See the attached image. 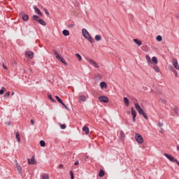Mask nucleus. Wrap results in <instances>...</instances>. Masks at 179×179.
Returning a JSON list of instances; mask_svg holds the SVG:
<instances>
[{
    "mask_svg": "<svg viewBox=\"0 0 179 179\" xmlns=\"http://www.w3.org/2000/svg\"><path fill=\"white\" fill-rule=\"evenodd\" d=\"M134 107L137 110V111L140 115H143V117L145 120H148V115L146 114V112L144 111L143 109H142V108H141V106L139 104H138L137 103H135Z\"/></svg>",
    "mask_w": 179,
    "mask_h": 179,
    "instance_id": "nucleus-1",
    "label": "nucleus"
},
{
    "mask_svg": "<svg viewBox=\"0 0 179 179\" xmlns=\"http://www.w3.org/2000/svg\"><path fill=\"white\" fill-rule=\"evenodd\" d=\"M82 34H83V37H85V38H86L87 41H89L90 43H91L92 44H93V43H94L93 38H92V36H90L89 31H87V30L86 29H82Z\"/></svg>",
    "mask_w": 179,
    "mask_h": 179,
    "instance_id": "nucleus-2",
    "label": "nucleus"
},
{
    "mask_svg": "<svg viewBox=\"0 0 179 179\" xmlns=\"http://www.w3.org/2000/svg\"><path fill=\"white\" fill-rule=\"evenodd\" d=\"M55 57L57 58V59H58V61H59L60 62H62V64H64V65H68V63H66V61H65V59H64L61 55H59V54H58V52L55 51L54 52Z\"/></svg>",
    "mask_w": 179,
    "mask_h": 179,
    "instance_id": "nucleus-3",
    "label": "nucleus"
},
{
    "mask_svg": "<svg viewBox=\"0 0 179 179\" xmlns=\"http://www.w3.org/2000/svg\"><path fill=\"white\" fill-rule=\"evenodd\" d=\"M135 139L138 143H143V137L138 133L135 134Z\"/></svg>",
    "mask_w": 179,
    "mask_h": 179,
    "instance_id": "nucleus-4",
    "label": "nucleus"
},
{
    "mask_svg": "<svg viewBox=\"0 0 179 179\" xmlns=\"http://www.w3.org/2000/svg\"><path fill=\"white\" fill-rule=\"evenodd\" d=\"M87 62H89V64H90V65H92V66H94V68H100V66H99V64H97V62H96L94 60L92 59H87Z\"/></svg>",
    "mask_w": 179,
    "mask_h": 179,
    "instance_id": "nucleus-5",
    "label": "nucleus"
},
{
    "mask_svg": "<svg viewBox=\"0 0 179 179\" xmlns=\"http://www.w3.org/2000/svg\"><path fill=\"white\" fill-rule=\"evenodd\" d=\"M99 101L101 103H108V97L106 96H101L99 97Z\"/></svg>",
    "mask_w": 179,
    "mask_h": 179,
    "instance_id": "nucleus-6",
    "label": "nucleus"
},
{
    "mask_svg": "<svg viewBox=\"0 0 179 179\" xmlns=\"http://www.w3.org/2000/svg\"><path fill=\"white\" fill-rule=\"evenodd\" d=\"M131 110L133 122H135L136 118V110H135V109H134V107L131 108Z\"/></svg>",
    "mask_w": 179,
    "mask_h": 179,
    "instance_id": "nucleus-7",
    "label": "nucleus"
},
{
    "mask_svg": "<svg viewBox=\"0 0 179 179\" xmlns=\"http://www.w3.org/2000/svg\"><path fill=\"white\" fill-rule=\"evenodd\" d=\"M25 55L29 58V59H32L33 57H34V54L31 51H27L25 52Z\"/></svg>",
    "mask_w": 179,
    "mask_h": 179,
    "instance_id": "nucleus-8",
    "label": "nucleus"
},
{
    "mask_svg": "<svg viewBox=\"0 0 179 179\" xmlns=\"http://www.w3.org/2000/svg\"><path fill=\"white\" fill-rule=\"evenodd\" d=\"M28 163L29 164H36V158L34 157V156H33L31 157V159H28Z\"/></svg>",
    "mask_w": 179,
    "mask_h": 179,
    "instance_id": "nucleus-9",
    "label": "nucleus"
},
{
    "mask_svg": "<svg viewBox=\"0 0 179 179\" xmlns=\"http://www.w3.org/2000/svg\"><path fill=\"white\" fill-rule=\"evenodd\" d=\"M34 11L36 12V13H37V15H40V16L43 15V13H41L40 9L38 8H37V6H34Z\"/></svg>",
    "mask_w": 179,
    "mask_h": 179,
    "instance_id": "nucleus-10",
    "label": "nucleus"
},
{
    "mask_svg": "<svg viewBox=\"0 0 179 179\" xmlns=\"http://www.w3.org/2000/svg\"><path fill=\"white\" fill-rule=\"evenodd\" d=\"M172 64L176 69H178V62L176 60V59H173Z\"/></svg>",
    "mask_w": 179,
    "mask_h": 179,
    "instance_id": "nucleus-11",
    "label": "nucleus"
},
{
    "mask_svg": "<svg viewBox=\"0 0 179 179\" xmlns=\"http://www.w3.org/2000/svg\"><path fill=\"white\" fill-rule=\"evenodd\" d=\"M15 167H16L18 173H20V174H22V166H20V164H19V163L16 162Z\"/></svg>",
    "mask_w": 179,
    "mask_h": 179,
    "instance_id": "nucleus-12",
    "label": "nucleus"
},
{
    "mask_svg": "<svg viewBox=\"0 0 179 179\" xmlns=\"http://www.w3.org/2000/svg\"><path fill=\"white\" fill-rule=\"evenodd\" d=\"M133 41L138 46L141 47L142 45V41L138 38L134 39Z\"/></svg>",
    "mask_w": 179,
    "mask_h": 179,
    "instance_id": "nucleus-13",
    "label": "nucleus"
},
{
    "mask_svg": "<svg viewBox=\"0 0 179 179\" xmlns=\"http://www.w3.org/2000/svg\"><path fill=\"white\" fill-rule=\"evenodd\" d=\"M83 131L86 134V135H89V132H90L89 127L84 126L83 127Z\"/></svg>",
    "mask_w": 179,
    "mask_h": 179,
    "instance_id": "nucleus-14",
    "label": "nucleus"
},
{
    "mask_svg": "<svg viewBox=\"0 0 179 179\" xmlns=\"http://www.w3.org/2000/svg\"><path fill=\"white\" fill-rule=\"evenodd\" d=\"M15 139H17L18 143H20V134L19 132L15 133Z\"/></svg>",
    "mask_w": 179,
    "mask_h": 179,
    "instance_id": "nucleus-15",
    "label": "nucleus"
},
{
    "mask_svg": "<svg viewBox=\"0 0 179 179\" xmlns=\"http://www.w3.org/2000/svg\"><path fill=\"white\" fill-rule=\"evenodd\" d=\"M38 22L39 23V24H41L42 26H47V22H45L44 20L40 19L39 20H38Z\"/></svg>",
    "mask_w": 179,
    "mask_h": 179,
    "instance_id": "nucleus-16",
    "label": "nucleus"
},
{
    "mask_svg": "<svg viewBox=\"0 0 179 179\" xmlns=\"http://www.w3.org/2000/svg\"><path fill=\"white\" fill-rule=\"evenodd\" d=\"M106 172L103 169L99 170V177H104Z\"/></svg>",
    "mask_w": 179,
    "mask_h": 179,
    "instance_id": "nucleus-17",
    "label": "nucleus"
},
{
    "mask_svg": "<svg viewBox=\"0 0 179 179\" xmlns=\"http://www.w3.org/2000/svg\"><path fill=\"white\" fill-rule=\"evenodd\" d=\"M22 20L24 21L29 20V16L24 13L22 14Z\"/></svg>",
    "mask_w": 179,
    "mask_h": 179,
    "instance_id": "nucleus-18",
    "label": "nucleus"
},
{
    "mask_svg": "<svg viewBox=\"0 0 179 179\" xmlns=\"http://www.w3.org/2000/svg\"><path fill=\"white\" fill-rule=\"evenodd\" d=\"M80 101H86V96L85 95H80L79 96Z\"/></svg>",
    "mask_w": 179,
    "mask_h": 179,
    "instance_id": "nucleus-19",
    "label": "nucleus"
},
{
    "mask_svg": "<svg viewBox=\"0 0 179 179\" xmlns=\"http://www.w3.org/2000/svg\"><path fill=\"white\" fill-rule=\"evenodd\" d=\"M100 87L101 89H103V87H105L106 89L107 88V83H106L105 82L100 83Z\"/></svg>",
    "mask_w": 179,
    "mask_h": 179,
    "instance_id": "nucleus-20",
    "label": "nucleus"
},
{
    "mask_svg": "<svg viewBox=\"0 0 179 179\" xmlns=\"http://www.w3.org/2000/svg\"><path fill=\"white\" fill-rule=\"evenodd\" d=\"M123 100H124V104H125L127 106H129V99H128V98L124 97Z\"/></svg>",
    "mask_w": 179,
    "mask_h": 179,
    "instance_id": "nucleus-21",
    "label": "nucleus"
},
{
    "mask_svg": "<svg viewBox=\"0 0 179 179\" xmlns=\"http://www.w3.org/2000/svg\"><path fill=\"white\" fill-rule=\"evenodd\" d=\"M62 34L63 36H69V31L66 30V29H64L62 31Z\"/></svg>",
    "mask_w": 179,
    "mask_h": 179,
    "instance_id": "nucleus-22",
    "label": "nucleus"
},
{
    "mask_svg": "<svg viewBox=\"0 0 179 179\" xmlns=\"http://www.w3.org/2000/svg\"><path fill=\"white\" fill-rule=\"evenodd\" d=\"M95 41H101V36H100V35H96V36H95Z\"/></svg>",
    "mask_w": 179,
    "mask_h": 179,
    "instance_id": "nucleus-23",
    "label": "nucleus"
},
{
    "mask_svg": "<svg viewBox=\"0 0 179 179\" xmlns=\"http://www.w3.org/2000/svg\"><path fill=\"white\" fill-rule=\"evenodd\" d=\"M124 138H125V134L124 133V131L122 130L120 131V139H124Z\"/></svg>",
    "mask_w": 179,
    "mask_h": 179,
    "instance_id": "nucleus-24",
    "label": "nucleus"
},
{
    "mask_svg": "<svg viewBox=\"0 0 179 179\" xmlns=\"http://www.w3.org/2000/svg\"><path fill=\"white\" fill-rule=\"evenodd\" d=\"M32 19H33V20H34L35 22H38V15H33L32 16Z\"/></svg>",
    "mask_w": 179,
    "mask_h": 179,
    "instance_id": "nucleus-25",
    "label": "nucleus"
},
{
    "mask_svg": "<svg viewBox=\"0 0 179 179\" xmlns=\"http://www.w3.org/2000/svg\"><path fill=\"white\" fill-rule=\"evenodd\" d=\"M48 97L49 100H51V101H52V103H55V99L52 98V96L51 94L48 95Z\"/></svg>",
    "mask_w": 179,
    "mask_h": 179,
    "instance_id": "nucleus-26",
    "label": "nucleus"
},
{
    "mask_svg": "<svg viewBox=\"0 0 179 179\" xmlns=\"http://www.w3.org/2000/svg\"><path fill=\"white\" fill-rule=\"evenodd\" d=\"M55 99H56V100H57L59 103H60V104H62V103H64V102L62 101V99H61V98H59V96H55Z\"/></svg>",
    "mask_w": 179,
    "mask_h": 179,
    "instance_id": "nucleus-27",
    "label": "nucleus"
},
{
    "mask_svg": "<svg viewBox=\"0 0 179 179\" xmlns=\"http://www.w3.org/2000/svg\"><path fill=\"white\" fill-rule=\"evenodd\" d=\"M152 62H154V64H157V62H158V61H157V57H152Z\"/></svg>",
    "mask_w": 179,
    "mask_h": 179,
    "instance_id": "nucleus-28",
    "label": "nucleus"
},
{
    "mask_svg": "<svg viewBox=\"0 0 179 179\" xmlns=\"http://www.w3.org/2000/svg\"><path fill=\"white\" fill-rule=\"evenodd\" d=\"M6 91V88H5L4 87H2L1 90H0V94H3V93H5Z\"/></svg>",
    "mask_w": 179,
    "mask_h": 179,
    "instance_id": "nucleus-29",
    "label": "nucleus"
},
{
    "mask_svg": "<svg viewBox=\"0 0 179 179\" xmlns=\"http://www.w3.org/2000/svg\"><path fill=\"white\" fill-rule=\"evenodd\" d=\"M39 143H40L41 148H44V146H45V141H44L43 140H41Z\"/></svg>",
    "mask_w": 179,
    "mask_h": 179,
    "instance_id": "nucleus-30",
    "label": "nucleus"
},
{
    "mask_svg": "<svg viewBox=\"0 0 179 179\" xmlns=\"http://www.w3.org/2000/svg\"><path fill=\"white\" fill-rule=\"evenodd\" d=\"M146 60L148 61V64H150L152 62V60L150 59V57L149 55L145 56Z\"/></svg>",
    "mask_w": 179,
    "mask_h": 179,
    "instance_id": "nucleus-31",
    "label": "nucleus"
},
{
    "mask_svg": "<svg viewBox=\"0 0 179 179\" xmlns=\"http://www.w3.org/2000/svg\"><path fill=\"white\" fill-rule=\"evenodd\" d=\"M156 40L157 41H162L163 40V38L162 37V36L159 35L156 37Z\"/></svg>",
    "mask_w": 179,
    "mask_h": 179,
    "instance_id": "nucleus-32",
    "label": "nucleus"
},
{
    "mask_svg": "<svg viewBox=\"0 0 179 179\" xmlns=\"http://www.w3.org/2000/svg\"><path fill=\"white\" fill-rule=\"evenodd\" d=\"M76 57L78 58L79 61H82V56H80L78 53L76 54Z\"/></svg>",
    "mask_w": 179,
    "mask_h": 179,
    "instance_id": "nucleus-33",
    "label": "nucleus"
},
{
    "mask_svg": "<svg viewBox=\"0 0 179 179\" xmlns=\"http://www.w3.org/2000/svg\"><path fill=\"white\" fill-rule=\"evenodd\" d=\"M153 69H155V72H159L160 69H159V66H154Z\"/></svg>",
    "mask_w": 179,
    "mask_h": 179,
    "instance_id": "nucleus-34",
    "label": "nucleus"
},
{
    "mask_svg": "<svg viewBox=\"0 0 179 179\" xmlns=\"http://www.w3.org/2000/svg\"><path fill=\"white\" fill-rule=\"evenodd\" d=\"M43 10L47 16H50V12H48V10H47V8H44Z\"/></svg>",
    "mask_w": 179,
    "mask_h": 179,
    "instance_id": "nucleus-35",
    "label": "nucleus"
},
{
    "mask_svg": "<svg viewBox=\"0 0 179 179\" xmlns=\"http://www.w3.org/2000/svg\"><path fill=\"white\" fill-rule=\"evenodd\" d=\"M62 105L63 106V107H64V108H66V110H67V111H69V108H68V106L64 103V102H62Z\"/></svg>",
    "mask_w": 179,
    "mask_h": 179,
    "instance_id": "nucleus-36",
    "label": "nucleus"
},
{
    "mask_svg": "<svg viewBox=\"0 0 179 179\" xmlns=\"http://www.w3.org/2000/svg\"><path fill=\"white\" fill-rule=\"evenodd\" d=\"M61 129H65L66 128V124H59Z\"/></svg>",
    "mask_w": 179,
    "mask_h": 179,
    "instance_id": "nucleus-37",
    "label": "nucleus"
},
{
    "mask_svg": "<svg viewBox=\"0 0 179 179\" xmlns=\"http://www.w3.org/2000/svg\"><path fill=\"white\" fill-rule=\"evenodd\" d=\"M9 96H10V92H7L4 94V97H9Z\"/></svg>",
    "mask_w": 179,
    "mask_h": 179,
    "instance_id": "nucleus-38",
    "label": "nucleus"
},
{
    "mask_svg": "<svg viewBox=\"0 0 179 179\" xmlns=\"http://www.w3.org/2000/svg\"><path fill=\"white\" fill-rule=\"evenodd\" d=\"M70 176H71V179H73L74 178L73 172L72 171H70Z\"/></svg>",
    "mask_w": 179,
    "mask_h": 179,
    "instance_id": "nucleus-39",
    "label": "nucleus"
},
{
    "mask_svg": "<svg viewBox=\"0 0 179 179\" xmlns=\"http://www.w3.org/2000/svg\"><path fill=\"white\" fill-rule=\"evenodd\" d=\"M174 111L176 114L178 115V108L177 107L174 108Z\"/></svg>",
    "mask_w": 179,
    "mask_h": 179,
    "instance_id": "nucleus-40",
    "label": "nucleus"
},
{
    "mask_svg": "<svg viewBox=\"0 0 179 179\" xmlns=\"http://www.w3.org/2000/svg\"><path fill=\"white\" fill-rule=\"evenodd\" d=\"M48 178H49L48 175H45L42 177V179H48Z\"/></svg>",
    "mask_w": 179,
    "mask_h": 179,
    "instance_id": "nucleus-41",
    "label": "nucleus"
},
{
    "mask_svg": "<svg viewBox=\"0 0 179 179\" xmlns=\"http://www.w3.org/2000/svg\"><path fill=\"white\" fill-rule=\"evenodd\" d=\"M79 164V161H76L74 163L75 166H78Z\"/></svg>",
    "mask_w": 179,
    "mask_h": 179,
    "instance_id": "nucleus-42",
    "label": "nucleus"
},
{
    "mask_svg": "<svg viewBox=\"0 0 179 179\" xmlns=\"http://www.w3.org/2000/svg\"><path fill=\"white\" fill-rule=\"evenodd\" d=\"M2 65H3V68L4 69H8V68L6 67V66L5 65V64H2Z\"/></svg>",
    "mask_w": 179,
    "mask_h": 179,
    "instance_id": "nucleus-43",
    "label": "nucleus"
},
{
    "mask_svg": "<svg viewBox=\"0 0 179 179\" xmlns=\"http://www.w3.org/2000/svg\"><path fill=\"white\" fill-rule=\"evenodd\" d=\"M59 169H64V164L59 165Z\"/></svg>",
    "mask_w": 179,
    "mask_h": 179,
    "instance_id": "nucleus-44",
    "label": "nucleus"
},
{
    "mask_svg": "<svg viewBox=\"0 0 179 179\" xmlns=\"http://www.w3.org/2000/svg\"><path fill=\"white\" fill-rule=\"evenodd\" d=\"M173 72H174L175 76H176V77L178 76V74H177V71L173 70Z\"/></svg>",
    "mask_w": 179,
    "mask_h": 179,
    "instance_id": "nucleus-45",
    "label": "nucleus"
},
{
    "mask_svg": "<svg viewBox=\"0 0 179 179\" xmlns=\"http://www.w3.org/2000/svg\"><path fill=\"white\" fill-rule=\"evenodd\" d=\"M31 125H34V120L33 119L31 120Z\"/></svg>",
    "mask_w": 179,
    "mask_h": 179,
    "instance_id": "nucleus-46",
    "label": "nucleus"
},
{
    "mask_svg": "<svg viewBox=\"0 0 179 179\" xmlns=\"http://www.w3.org/2000/svg\"><path fill=\"white\" fill-rule=\"evenodd\" d=\"M158 127H163V123H161V122L158 123Z\"/></svg>",
    "mask_w": 179,
    "mask_h": 179,
    "instance_id": "nucleus-47",
    "label": "nucleus"
},
{
    "mask_svg": "<svg viewBox=\"0 0 179 179\" xmlns=\"http://www.w3.org/2000/svg\"><path fill=\"white\" fill-rule=\"evenodd\" d=\"M10 124H11L10 122H6V125H10Z\"/></svg>",
    "mask_w": 179,
    "mask_h": 179,
    "instance_id": "nucleus-48",
    "label": "nucleus"
},
{
    "mask_svg": "<svg viewBox=\"0 0 179 179\" xmlns=\"http://www.w3.org/2000/svg\"><path fill=\"white\" fill-rule=\"evenodd\" d=\"M15 95V92H11V96H14Z\"/></svg>",
    "mask_w": 179,
    "mask_h": 179,
    "instance_id": "nucleus-49",
    "label": "nucleus"
},
{
    "mask_svg": "<svg viewBox=\"0 0 179 179\" xmlns=\"http://www.w3.org/2000/svg\"><path fill=\"white\" fill-rule=\"evenodd\" d=\"M177 150H178V151H179V145H178V146H177Z\"/></svg>",
    "mask_w": 179,
    "mask_h": 179,
    "instance_id": "nucleus-50",
    "label": "nucleus"
},
{
    "mask_svg": "<svg viewBox=\"0 0 179 179\" xmlns=\"http://www.w3.org/2000/svg\"><path fill=\"white\" fill-rule=\"evenodd\" d=\"M131 112L130 111H127V114H129Z\"/></svg>",
    "mask_w": 179,
    "mask_h": 179,
    "instance_id": "nucleus-51",
    "label": "nucleus"
},
{
    "mask_svg": "<svg viewBox=\"0 0 179 179\" xmlns=\"http://www.w3.org/2000/svg\"><path fill=\"white\" fill-rule=\"evenodd\" d=\"M178 69H179V66H178Z\"/></svg>",
    "mask_w": 179,
    "mask_h": 179,
    "instance_id": "nucleus-52",
    "label": "nucleus"
}]
</instances>
